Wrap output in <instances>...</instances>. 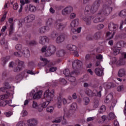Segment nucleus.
Here are the masks:
<instances>
[{
	"mask_svg": "<svg viewBox=\"0 0 126 126\" xmlns=\"http://www.w3.org/2000/svg\"><path fill=\"white\" fill-rule=\"evenodd\" d=\"M109 2L111 3L110 5H104L103 6L102 9L99 10L97 13V16H101V17H103L104 15L108 16V15L112 12L113 8L115 7V3H112L111 1H110Z\"/></svg>",
	"mask_w": 126,
	"mask_h": 126,
	"instance_id": "obj_1",
	"label": "nucleus"
},
{
	"mask_svg": "<svg viewBox=\"0 0 126 126\" xmlns=\"http://www.w3.org/2000/svg\"><path fill=\"white\" fill-rule=\"evenodd\" d=\"M101 4V0H96L92 6L90 5H87L86 6L85 12H92V13H94L98 10L100 5Z\"/></svg>",
	"mask_w": 126,
	"mask_h": 126,
	"instance_id": "obj_2",
	"label": "nucleus"
},
{
	"mask_svg": "<svg viewBox=\"0 0 126 126\" xmlns=\"http://www.w3.org/2000/svg\"><path fill=\"white\" fill-rule=\"evenodd\" d=\"M14 56L21 58L24 56L25 58H29L30 57V51L27 48H24L22 51H18L14 53Z\"/></svg>",
	"mask_w": 126,
	"mask_h": 126,
	"instance_id": "obj_3",
	"label": "nucleus"
},
{
	"mask_svg": "<svg viewBox=\"0 0 126 126\" xmlns=\"http://www.w3.org/2000/svg\"><path fill=\"white\" fill-rule=\"evenodd\" d=\"M44 98L43 100L52 101L53 98L55 97V90H52L51 92H50L49 90L46 91L44 93Z\"/></svg>",
	"mask_w": 126,
	"mask_h": 126,
	"instance_id": "obj_4",
	"label": "nucleus"
},
{
	"mask_svg": "<svg viewBox=\"0 0 126 126\" xmlns=\"http://www.w3.org/2000/svg\"><path fill=\"white\" fill-rule=\"evenodd\" d=\"M56 53V47L54 45H50L47 48L45 53L46 57H50Z\"/></svg>",
	"mask_w": 126,
	"mask_h": 126,
	"instance_id": "obj_5",
	"label": "nucleus"
},
{
	"mask_svg": "<svg viewBox=\"0 0 126 126\" xmlns=\"http://www.w3.org/2000/svg\"><path fill=\"white\" fill-rule=\"evenodd\" d=\"M35 20V15L33 14L29 15L24 19L25 23H30Z\"/></svg>",
	"mask_w": 126,
	"mask_h": 126,
	"instance_id": "obj_6",
	"label": "nucleus"
},
{
	"mask_svg": "<svg viewBox=\"0 0 126 126\" xmlns=\"http://www.w3.org/2000/svg\"><path fill=\"white\" fill-rule=\"evenodd\" d=\"M28 126H36L38 125V120L32 118L27 121Z\"/></svg>",
	"mask_w": 126,
	"mask_h": 126,
	"instance_id": "obj_7",
	"label": "nucleus"
},
{
	"mask_svg": "<svg viewBox=\"0 0 126 126\" xmlns=\"http://www.w3.org/2000/svg\"><path fill=\"white\" fill-rule=\"evenodd\" d=\"M55 26L56 29L60 31L63 30V28H65V25L59 23V21L56 22Z\"/></svg>",
	"mask_w": 126,
	"mask_h": 126,
	"instance_id": "obj_8",
	"label": "nucleus"
},
{
	"mask_svg": "<svg viewBox=\"0 0 126 126\" xmlns=\"http://www.w3.org/2000/svg\"><path fill=\"white\" fill-rule=\"evenodd\" d=\"M82 65V62L78 60H75L72 63V67L73 68H78Z\"/></svg>",
	"mask_w": 126,
	"mask_h": 126,
	"instance_id": "obj_9",
	"label": "nucleus"
},
{
	"mask_svg": "<svg viewBox=\"0 0 126 126\" xmlns=\"http://www.w3.org/2000/svg\"><path fill=\"white\" fill-rule=\"evenodd\" d=\"M108 29L110 31H116L118 29V25L114 23H110L108 25Z\"/></svg>",
	"mask_w": 126,
	"mask_h": 126,
	"instance_id": "obj_10",
	"label": "nucleus"
},
{
	"mask_svg": "<svg viewBox=\"0 0 126 126\" xmlns=\"http://www.w3.org/2000/svg\"><path fill=\"white\" fill-rule=\"evenodd\" d=\"M94 72L97 76H103L104 75V70L100 68H96Z\"/></svg>",
	"mask_w": 126,
	"mask_h": 126,
	"instance_id": "obj_11",
	"label": "nucleus"
},
{
	"mask_svg": "<svg viewBox=\"0 0 126 126\" xmlns=\"http://www.w3.org/2000/svg\"><path fill=\"white\" fill-rule=\"evenodd\" d=\"M48 41H49V38H48V37L46 36H40L39 37V43L41 45H45L46 42H48Z\"/></svg>",
	"mask_w": 126,
	"mask_h": 126,
	"instance_id": "obj_12",
	"label": "nucleus"
},
{
	"mask_svg": "<svg viewBox=\"0 0 126 126\" xmlns=\"http://www.w3.org/2000/svg\"><path fill=\"white\" fill-rule=\"evenodd\" d=\"M66 49L71 52H75L76 50H77V47L76 46L73 45L71 44H68L66 45Z\"/></svg>",
	"mask_w": 126,
	"mask_h": 126,
	"instance_id": "obj_13",
	"label": "nucleus"
},
{
	"mask_svg": "<svg viewBox=\"0 0 126 126\" xmlns=\"http://www.w3.org/2000/svg\"><path fill=\"white\" fill-rule=\"evenodd\" d=\"M75 74H76L75 71H72L71 74L68 77V79L69 81H70L71 82H75V77H74V75H75Z\"/></svg>",
	"mask_w": 126,
	"mask_h": 126,
	"instance_id": "obj_14",
	"label": "nucleus"
},
{
	"mask_svg": "<svg viewBox=\"0 0 126 126\" xmlns=\"http://www.w3.org/2000/svg\"><path fill=\"white\" fill-rule=\"evenodd\" d=\"M64 41V35L61 34L57 37L56 39V43L57 44H61V43H63Z\"/></svg>",
	"mask_w": 126,
	"mask_h": 126,
	"instance_id": "obj_15",
	"label": "nucleus"
},
{
	"mask_svg": "<svg viewBox=\"0 0 126 126\" xmlns=\"http://www.w3.org/2000/svg\"><path fill=\"white\" fill-rule=\"evenodd\" d=\"M92 18L91 17H84L83 18V20H84V21L85 22L86 25H87V26H90V25H91V19Z\"/></svg>",
	"mask_w": 126,
	"mask_h": 126,
	"instance_id": "obj_16",
	"label": "nucleus"
},
{
	"mask_svg": "<svg viewBox=\"0 0 126 126\" xmlns=\"http://www.w3.org/2000/svg\"><path fill=\"white\" fill-rule=\"evenodd\" d=\"M85 93L89 97H93L94 96H96V94L92 92V91H91V90H90L89 89H86Z\"/></svg>",
	"mask_w": 126,
	"mask_h": 126,
	"instance_id": "obj_17",
	"label": "nucleus"
},
{
	"mask_svg": "<svg viewBox=\"0 0 126 126\" xmlns=\"http://www.w3.org/2000/svg\"><path fill=\"white\" fill-rule=\"evenodd\" d=\"M102 36V33L101 32H97L95 33L93 35V38L94 40H99L101 37Z\"/></svg>",
	"mask_w": 126,
	"mask_h": 126,
	"instance_id": "obj_18",
	"label": "nucleus"
},
{
	"mask_svg": "<svg viewBox=\"0 0 126 126\" xmlns=\"http://www.w3.org/2000/svg\"><path fill=\"white\" fill-rule=\"evenodd\" d=\"M79 24V20L78 19L73 20L71 24V27L72 28L77 27Z\"/></svg>",
	"mask_w": 126,
	"mask_h": 126,
	"instance_id": "obj_19",
	"label": "nucleus"
},
{
	"mask_svg": "<svg viewBox=\"0 0 126 126\" xmlns=\"http://www.w3.org/2000/svg\"><path fill=\"white\" fill-rule=\"evenodd\" d=\"M115 32H106V36L107 38V40H111L114 38V36H115Z\"/></svg>",
	"mask_w": 126,
	"mask_h": 126,
	"instance_id": "obj_20",
	"label": "nucleus"
},
{
	"mask_svg": "<svg viewBox=\"0 0 126 126\" xmlns=\"http://www.w3.org/2000/svg\"><path fill=\"white\" fill-rule=\"evenodd\" d=\"M119 77H123L126 76V70L124 68H121L119 70L118 74Z\"/></svg>",
	"mask_w": 126,
	"mask_h": 126,
	"instance_id": "obj_21",
	"label": "nucleus"
},
{
	"mask_svg": "<svg viewBox=\"0 0 126 126\" xmlns=\"http://www.w3.org/2000/svg\"><path fill=\"white\" fill-rule=\"evenodd\" d=\"M112 50L113 55H114V56H117V55H119L120 53V49L116 46L113 47Z\"/></svg>",
	"mask_w": 126,
	"mask_h": 126,
	"instance_id": "obj_22",
	"label": "nucleus"
},
{
	"mask_svg": "<svg viewBox=\"0 0 126 126\" xmlns=\"http://www.w3.org/2000/svg\"><path fill=\"white\" fill-rule=\"evenodd\" d=\"M97 18H96L93 20L94 23H99V22H102L103 21V17H101V16H98L97 14Z\"/></svg>",
	"mask_w": 126,
	"mask_h": 126,
	"instance_id": "obj_23",
	"label": "nucleus"
},
{
	"mask_svg": "<svg viewBox=\"0 0 126 126\" xmlns=\"http://www.w3.org/2000/svg\"><path fill=\"white\" fill-rule=\"evenodd\" d=\"M105 112H106V106L102 105L98 110V114L97 115V117H100V114H103Z\"/></svg>",
	"mask_w": 126,
	"mask_h": 126,
	"instance_id": "obj_24",
	"label": "nucleus"
},
{
	"mask_svg": "<svg viewBox=\"0 0 126 126\" xmlns=\"http://www.w3.org/2000/svg\"><path fill=\"white\" fill-rule=\"evenodd\" d=\"M113 99V94H109L105 98V100H104L105 103H110L111 101Z\"/></svg>",
	"mask_w": 126,
	"mask_h": 126,
	"instance_id": "obj_25",
	"label": "nucleus"
},
{
	"mask_svg": "<svg viewBox=\"0 0 126 126\" xmlns=\"http://www.w3.org/2000/svg\"><path fill=\"white\" fill-rule=\"evenodd\" d=\"M25 74V72H23L21 74L17 75L16 76V80H17V81H20L22 78H23V76H24Z\"/></svg>",
	"mask_w": 126,
	"mask_h": 126,
	"instance_id": "obj_26",
	"label": "nucleus"
},
{
	"mask_svg": "<svg viewBox=\"0 0 126 126\" xmlns=\"http://www.w3.org/2000/svg\"><path fill=\"white\" fill-rule=\"evenodd\" d=\"M47 29H48V27H43L39 29L38 32L41 34H44V33L47 31Z\"/></svg>",
	"mask_w": 126,
	"mask_h": 126,
	"instance_id": "obj_27",
	"label": "nucleus"
},
{
	"mask_svg": "<svg viewBox=\"0 0 126 126\" xmlns=\"http://www.w3.org/2000/svg\"><path fill=\"white\" fill-rule=\"evenodd\" d=\"M57 57H63L64 56V50H59L57 52Z\"/></svg>",
	"mask_w": 126,
	"mask_h": 126,
	"instance_id": "obj_28",
	"label": "nucleus"
},
{
	"mask_svg": "<svg viewBox=\"0 0 126 126\" xmlns=\"http://www.w3.org/2000/svg\"><path fill=\"white\" fill-rule=\"evenodd\" d=\"M42 95V92L40 91V93H36L33 95V98L34 99H40Z\"/></svg>",
	"mask_w": 126,
	"mask_h": 126,
	"instance_id": "obj_29",
	"label": "nucleus"
},
{
	"mask_svg": "<svg viewBox=\"0 0 126 126\" xmlns=\"http://www.w3.org/2000/svg\"><path fill=\"white\" fill-rule=\"evenodd\" d=\"M29 9L31 12H35L36 11V7L34 5L30 4L29 7Z\"/></svg>",
	"mask_w": 126,
	"mask_h": 126,
	"instance_id": "obj_30",
	"label": "nucleus"
},
{
	"mask_svg": "<svg viewBox=\"0 0 126 126\" xmlns=\"http://www.w3.org/2000/svg\"><path fill=\"white\" fill-rule=\"evenodd\" d=\"M99 106V100L97 99H94V109H96L98 108Z\"/></svg>",
	"mask_w": 126,
	"mask_h": 126,
	"instance_id": "obj_31",
	"label": "nucleus"
},
{
	"mask_svg": "<svg viewBox=\"0 0 126 126\" xmlns=\"http://www.w3.org/2000/svg\"><path fill=\"white\" fill-rule=\"evenodd\" d=\"M58 36V32H57L56 31H53L51 34H50V37L51 39H56Z\"/></svg>",
	"mask_w": 126,
	"mask_h": 126,
	"instance_id": "obj_32",
	"label": "nucleus"
},
{
	"mask_svg": "<svg viewBox=\"0 0 126 126\" xmlns=\"http://www.w3.org/2000/svg\"><path fill=\"white\" fill-rule=\"evenodd\" d=\"M63 73L64 74L65 76H67L68 77L71 74H70V72H69V69H66L63 71Z\"/></svg>",
	"mask_w": 126,
	"mask_h": 126,
	"instance_id": "obj_33",
	"label": "nucleus"
},
{
	"mask_svg": "<svg viewBox=\"0 0 126 126\" xmlns=\"http://www.w3.org/2000/svg\"><path fill=\"white\" fill-rule=\"evenodd\" d=\"M119 16L121 17H126V10H123L119 14Z\"/></svg>",
	"mask_w": 126,
	"mask_h": 126,
	"instance_id": "obj_34",
	"label": "nucleus"
},
{
	"mask_svg": "<svg viewBox=\"0 0 126 126\" xmlns=\"http://www.w3.org/2000/svg\"><path fill=\"white\" fill-rule=\"evenodd\" d=\"M66 10H67V12H68V14H69L71 12L73 11V8L71 7V6H68L65 7Z\"/></svg>",
	"mask_w": 126,
	"mask_h": 126,
	"instance_id": "obj_35",
	"label": "nucleus"
},
{
	"mask_svg": "<svg viewBox=\"0 0 126 126\" xmlns=\"http://www.w3.org/2000/svg\"><path fill=\"white\" fill-rule=\"evenodd\" d=\"M66 10H67V12H68V14H69L71 12L73 11V8L71 7V6H68L65 7Z\"/></svg>",
	"mask_w": 126,
	"mask_h": 126,
	"instance_id": "obj_36",
	"label": "nucleus"
},
{
	"mask_svg": "<svg viewBox=\"0 0 126 126\" xmlns=\"http://www.w3.org/2000/svg\"><path fill=\"white\" fill-rule=\"evenodd\" d=\"M16 126H28V124L24 123L23 121H19L18 122Z\"/></svg>",
	"mask_w": 126,
	"mask_h": 126,
	"instance_id": "obj_37",
	"label": "nucleus"
},
{
	"mask_svg": "<svg viewBox=\"0 0 126 126\" xmlns=\"http://www.w3.org/2000/svg\"><path fill=\"white\" fill-rule=\"evenodd\" d=\"M54 108L53 106H49L46 108V111L47 113H52V112H54Z\"/></svg>",
	"mask_w": 126,
	"mask_h": 126,
	"instance_id": "obj_38",
	"label": "nucleus"
},
{
	"mask_svg": "<svg viewBox=\"0 0 126 126\" xmlns=\"http://www.w3.org/2000/svg\"><path fill=\"white\" fill-rule=\"evenodd\" d=\"M15 49L19 52H21V50L22 49V45L19 44H17L15 46Z\"/></svg>",
	"mask_w": 126,
	"mask_h": 126,
	"instance_id": "obj_39",
	"label": "nucleus"
},
{
	"mask_svg": "<svg viewBox=\"0 0 126 126\" xmlns=\"http://www.w3.org/2000/svg\"><path fill=\"white\" fill-rule=\"evenodd\" d=\"M117 102H118V100H117V99H112V102H111V106L110 107V108H114V107L116 106V104H117Z\"/></svg>",
	"mask_w": 126,
	"mask_h": 126,
	"instance_id": "obj_40",
	"label": "nucleus"
},
{
	"mask_svg": "<svg viewBox=\"0 0 126 126\" xmlns=\"http://www.w3.org/2000/svg\"><path fill=\"white\" fill-rule=\"evenodd\" d=\"M40 60L41 61H42V62H43L44 64L43 65V66H45V65H46L47 63H49V62L48 61V60H47V59L40 57Z\"/></svg>",
	"mask_w": 126,
	"mask_h": 126,
	"instance_id": "obj_41",
	"label": "nucleus"
},
{
	"mask_svg": "<svg viewBox=\"0 0 126 126\" xmlns=\"http://www.w3.org/2000/svg\"><path fill=\"white\" fill-rule=\"evenodd\" d=\"M62 122V117H60L58 118H56L54 121H53L52 122L53 123H61Z\"/></svg>",
	"mask_w": 126,
	"mask_h": 126,
	"instance_id": "obj_42",
	"label": "nucleus"
},
{
	"mask_svg": "<svg viewBox=\"0 0 126 126\" xmlns=\"http://www.w3.org/2000/svg\"><path fill=\"white\" fill-rule=\"evenodd\" d=\"M84 102H85V105H88L89 102H90V100L89 99V97H85L84 98Z\"/></svg>",
	"mask_w": 126,
	"mask_h": 126,
	"instance_id": "obj_43",
	"label": "nucleus"
},
{
	"mask_svg": "<svg viewBox=\"0 0 126 126\" xmlns=\"http://www.w3.org/2000/svg\"><path fill=\"white\" fill-rule=\"evenodd\" d=\"M117 62V58L116 57H113L112 60L111 61L109 64H115Z\"/></svg>",
	"mask_w": 126,
	"mask_h": 126,
	"instance_id": "obj_44",
	"label": "nucleus"
},
{
	"mask_svg": "<svg viewBox=\"0 0 126 126\" xmlns=\"http://www.w3.org/2000/svg\"><path fill=\"white\" fill-rule=\"evenodd\" d=\"M49 104H50V100H47V101H45L41 105H42L43 107L44 108H46V107H47V106H48Z\"/></svg>",
	"mask_w": 126,
	"mask_h": 126,
	"instance_id": "obj_45",
	"label": "nucleus"
},
{
	"mask_svg": "<svg viewBox=\"0 0 126 126\" xmlns=\"http://www.w3.org/2000/svg\"><path fill=\"white\" fill-rule=\"evenodd\" d=\"M62 13L63 15H68V13L67 12V11L66 8H65L64 9L62 10Z\"/></svg>",
	"mask_w": 126,
	"mask_h": 126,
	"instance_id": "obj_46",
	"label": "nucleus"
},
{
	"mask_svg": "<svg viewBox=\"0 0 126 126\" xmlns=\"http://www.w3.org/2000/svg\"><path fill=\"white\" fill-rule=\"evenodd\" d=\"M71 108L72 110H76V109L77 108V104H76L75 103H73L71 105Z\"/></svg>",
	"mask_w": 126,
	"mask_h": 126,
	"instance_id": "obj_47",
	"label": "nucleus"
},
{
	"mask_svg": "<svg viewBox=\"0 0 126 126\" xmlns=\"http://www.w3.org/2000/svg\"><path fill=\"white\" fill-rule=\"evenodd\" d=\"M4 115H5L6 117H10V116L12 115V114H13L12 112H11L10 111L5 112H4Z\"/></svg>",
	"mask_w": 126,
	"mask_h": 126,
	"instance_id": "obj_48",
	"label": "nucleus"
},
{
	"mask_svg": "<svg viewBox=\"0 0 126 126\" xmlns=\"http://www.w3.org/2000/svg\"><path fill=\"white\" fill-rule=\"evenodd\" d=\"M86 39L87 41H92V40H93L94 38L92 35L88 34L86 37Z\"/></svg>",
	"mask_w": 126,
	"mask_h": 126,
	"instance_id": "obj_49",
	"label": "nucleus"
},
{
	"mask_svg": "<svg viewBox=\"0 0 126 126\" xmlns=\"http://www.w3.org/2000/svg\"><path fill=\"white\" fill-rule=\"evenodd\" d=\"M47 25H49V26H51V25L53 24V19H48V20L47 22Z\"/></svg>",
	"mask_w": 126,
	"mask_h": 126,
	"instance_id": "obj_50",
	"label": "nucleus"
},
{
	"mask_svg": "<svg viewBox=\"0 0 126 126\" xmlns=\"http://www.w3.org/2000/svg\"><path fill=\"white\" fill-rule=\"evenodd\" d=\"M96 28L98 30H101V29H103L104 28V25L100 24L97 26Z\"/></svg>",
	"mask_w": 126,
	"mask_h": 126,
	"instance_id": "obj_51",
	"label": "nucleus"
},
{
	"mask_svg": "<svg viewBox=\"0 0 126 126\" xmlns=\"http://www.w3.org/2000/svg\"><path fill=\"white\" fill-rule=\"evenodd\" d=\"M4 85L6 89H10V88H11V86L9 85V84L8 82L5 83Z\"/></svg>",
	"mask_w": 126,
	"mask_h": 126,
	"instance_id": "obj_52",
	"label": "nucleus"
},
{
	"mask_svg": "<svg viewBox=\"0 0 126 126\" xmlns=\"http://www.w3.org/2000/svg\"><path fill=\"white\" fill-rule=\"evenodd\" d=\"M32 107L33 108V109H36V108L38 107V104L36 102V101H32Z\"/></svg>",
	"mask_w": 126,
	"mask_h": 126,
	"instance_id": "obj_53",
	"label": "nucleus"
},
{
	"mask_svg": "<svg viewBox=\"0 0 126 126\" xmlns=\"http://www.w3.org/2000/svg\"><path fill=\"white\" fill-rule=\"evenodd\" d=\"M37 41L35 40L31 41L29 42V44L31 45V46H34L35 45H37Z\"/></svg>",
	"mask_w": 126,
	"mask_h": 126,
	"instance_id": "obj_54",
	"label": "nucleus"
},
{
	"mask_svg": "<svg viewBox=\"0 0 126 126\" xmlns=\"http://www.w3.org/2000/svg\"><path fill=\"white\" fill-rule=\"evenodd\" d=\"M75 17H76V14H75L74 13H72L70 15V19H74V18H75Z\"/></svg>",
	"mask_w": 126,
	"mask_h": 126,
	"instance_id": "obj_55",
	"label": "nucleus"
},
{
	"mask_svg": "<svg viewBox=\"0 0 126 126\" xmlns=\"http://www.w3.org/2000/svg\"><path fill=\"white\" fill-rule=\"evenodd\" d=\"M21 70V67L19 66H17L14 69V71L15 72H18Z\"/></svg>",
	"mask_w": 126,
	"mask_h": 126,
	"instance_id": "obj_56",
	"label": "nucleus"
},
{
	"mask_svg": "<svg viewBox=\"0 0 126 126\" xmlns=\"http://www.w3.org/2000/svg\"><path fill=\"white\" fill-rule=\"evenodd\" d=\"M43 110H44V107L42 106V105L41 104H40L39 105H38V111H39V112H42Z\"/></svg>",
	"mask_w": 126,
	"mask_h": 126,
	"instance_id": "obj_57",
	"label": "nucleus"
},
{
	"mask_svg": "<svg viewBox=\"0 0 126 126\" xmlns=\"http://www.w3.org/2000/svg\"><path fill=\"white\" fill-rule=\"evenodd\" d=\"M56 70H57V67H52L49 69V71L51 72H54L56 71Z\"/></svg>",
	"mask_w": 126,
	"mask_h": 126,
	"instance_id": "obj_58",
	"label": "nucleus"
},
{
	"mask_svg": "<svg viewBox=\"0 0 126 126\" xmlns=\"http://www.w3.org/2000/svg\"><path fill=\"white\" fill-rule=\"evenodd\" d=\"M123 89H124L123 85H121L117 87V91H119V92L122 91Z\"/></svg>",
	"mask_w": 126,
	"mask_h": 126,
	"instance_id": "obj_59",
	"label": "nucleus"
},
{
	"mask_svg": "<svg viewBox=\"0 0 126 126\" xmlns=\"http://www.w3.org/2000/svg\"><path fill=\"white\" fill-rule=\"evenodd\" d=\"M9 32L10 33H12L13 32V24L10 25Z\"/></svg>",
	"mask_w": 126,
	"mask_h": 126,
	"instance_id": "obj_60",
	"label": "nucleus"
},
{
	"mask_svg": "<svg viewBox=\"0 0 126 126\" xmlns=\"http://www.w3.org/2000/svg\"><path fill=\"white\" fill-rule=\"evenodd\" d=\"M109 117L110 119H115L116 116L115 115V114L113 113H110L109 115Z\"/></svg>",
	"mask_w": 126,
	"mask_h": 126,
	"instance_id": "obj_61",
	"label": "nucleus"
},
{
	"mask_svg": "<svg viewBox=\"0 0 126 126\" xmlns=\"http://www.w3.org/2000/svg\"><path fill=\"white\" fill-rule=\"evenodd\" d=\"M94 120H95V117H89L87 119V122H91L92 121H94Z\"/></svg>",
	"mask_w": 126,
	"mask_h": 126,
	"instance_id": "obj_62",
	"label": "nucleus"
},
{
	"mask_svg": "<svg viewBox=\"0 0 126 126\" xmlns=\"http://www.w3.org/2000/svg\"><path fill=\"white\" fill-rule=\"evenodd\" d=\"M97 60H102L103 59V56L101 54H98L96 55Z\"/></svg>",
	"mask_w": 126,
	"mask_h": 126,
	"instance_id": "obj_63",
	"label": "nucleus"
},
{
	"mask_svg": "<svg viewBox=\"0 0 126 126\" xmlns=\"http://www.w3.org/2000/svg\"><path fill=\"white\" fill-rule=\"evenodd\" d=\"M14 65H15V63H14V62H11L9 63V67H14Z\"/></svg>",
	"mask_w": 126,
	"mask_h": 126,
	"instance_id": "obj_64",
	"label": "nucleus"
}]
</instances>
